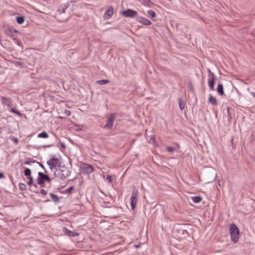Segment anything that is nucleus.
<instances>
[{
  "mask_svg": "<svg viewBox=\"0 0 255 255\" xmlns=\"http://www.w3.org/2000/svg\"><path fill=\"white\" fill-rule=\"evenodd\" d=\"M16 64H20V63H18V62H17Z\"/></svg>",
  "mask_w": 255,
  "mask_h": 255,
  "instance_id": "4d7b16f0",
  "label": "nucleus"
},
{
  "mask_svg": "<svg viewBox=\"0 0 255 255\" xmlns=\"http://www.w3.org/2000/svg\"><path fill=\"white\" fill-rule=\"evenodd\" d=\"M217 91L220 96H223L224 95V88L222 84H218Z\"/></svg>",
  "mask_w": 255,
  "mask_h": 255,
  "instance_id": "f8f14e48",
  "label": "nucleus"
},
{
  "mask_svg": "<svg viewBox=\"0 0 255 255\" xmlns=\"http://www.w3.org/2000/svg\"><path fill=\"white\" fill-rule=\"evenodd\" d=\"M121 14L126 17L133 18L137 15V12L131 9H127L123 11Z\"/></svg>",
  "mask_w": 255,
  "mask_h": 255,
  "instance_id": "20e7f679",
  "label": "nucleus"
},
{
  "mask_svg": "<svg viewBox=\"0 0 255 255\" xmlns=\"http://www.w3.org/2000/svg\"><path fill=\"white\" fill-rule=\"evenodd\" d=\"M33 185V186H34V187H35V188H37V184H33V185Z\"/></svg>",
  "mask_w": 255,
  "mask_h": 255,
  "instance_id": "09e8293b",
  "label": "nucleus"
},
{
  "mask_svg": "<svg viewBox=\"0 0 255 255\" xmlns=\"http://www.w3.org/2000/svg\"><path fill=\"white\" fill-rule=\"evenodd\" d=\"M63 232L64 233L69 237H76L78 236L79 235V234L76 232H74L73 231H71L69 230H68L66 228L64 227L63 228Z\"/></svg>",
  "mask_w": 255,
  "mask_h": 255,
  "instance_id": "9d476101",
  "label": "nucleus"
},
{
  "mask_svg": "<svg viewBox=\"0 0 255 255\" xmlns=\"http://www.w3.org/2000/svg\"><path fill=\"white\" fill-rule=\"evenodd\" d=\"M230 233L231 240L236 243L238 242L239 238V230L238 227L234 224H232L230 226Z\"/></svg>",
  "mask_w": 255,
  "mask_h": 255,
  "instance_id": "f03ea898",
  "label": "nucleus"
},
{
  "mask_svg": "<svg viewBox=\"0 0 255 255\" xmlns=\"http://www.w3.org/2000/svg\"><path fill=\"white\" fill-rule=\"evenodd\" d=\"M50 201V200H49V199H47V200L46 201V202H48V201Z\"/></svg>",
  "mask_w": 255,
  "mask_h": 255,
  "instance_id": "6e6d98bb",
  "label": "nucleus"
},
{
  "mask_svg": "<svg viewBox=\"0 0 255 255\" xmlns=\"http://www.w3.org/2000/svg\"><path fill=\"white\" fill-rule=\"evenodd\" d=\"M50 196L52 200L54 202H55L56 203L59 202V200H60L59 198L56 194H54L53 193H50Z\"/></svg>",
  "mask_w": 255,
  "mask_h": 255,
  "instance_id": "aec40b11",
  "label": "nucleus"
},
{
  "mask_svg": "<svg viewBox=\"0 0 255 255\" xmlns=\"http://www.w3.org/2000/svg\"><path fill=\"white\" fill-rule=\"evenodd\" d=\"M71 168V167H68L64 165H61L59 167L56 168L54 175L58 179L64 180L70 176Z\"/></svg>",
  "mask_w": 255,
  "mask_h": 255,
  "instance_id": "f257e3e1",
  "label": "nucleus"
},
{
  "mask_svg": "<svg viewBox=\"0 0 255 255\" xmlns=\"http://www.w3.org/2000/svg\"><path fill=\"white\" fill-rule=\"evenodd\" d=\"M116 115L117 114L115 113L110 114L109 115L107 120V123L104 127V128H107L110 130L112 129L113 127V123L116 119Z\"/></svg>",
  "mask_w": 255,
  "mask_h": 255,
  "instance_id": "7ed1b4c3",
  "label": "nucleus"
},
{
  "mask_svg": "<svg viewBox=\"0 0 255 255\" xmlns=\"http://www.w3.org/2000/svg\"><path fill=\"white\" fill-rule=\"evenodd\" d=\"M28 181L27 182V184L29 186H31L33 185V178L32 176L28 177Z\"/></svg>",
  "mask_w": 255,
  "mask_h": 255,
  "instance_id": "72a5a7b5",
  "label": "nucleus"
},
{
  "mask_svg": "<svg viewBox=\"0 0 255 255\" xmlns=\"http://www.w3.org/2000/svg\"><path fill=\"white\" fill-rule=\"evenodd\" d=\"M66 8L63 5H61L59 8L58 11L60 13H64L65 12Z\"/></svg>",
  "mask_w": 255,
  "mask_h": 255,
  "instance_id": "2f4dec72",
  "label": "nucleus"
},
{
  "mask_svg": "<svg viewBox=\"0 0 255 255\" xmlns=\"http://www.w3.org/2000/svg\"><path fill=\"white\" fill-rule=\"evenodd\" d=\"M51 181V179L49 177V176L46 174V178H45V181H47L48 182L50 183Z\"/></svg>",
  "mask_w": 255,
  "mask_h": 255,
  "instance_id": "58836bf2",
  "label": "nucleus"
},
{
  "mask_svg": "<svg viewBox=\"0 0 255 255\" xmlns=\"http://www.w3.org/2000/svg\"><path fill=\"white\" fill-rule=\"evenodd\" d=\"M1 101H2V102L3 104H7V106H9V101L8 100L7 98H5V97H2L1 98Z\"/></svg>",
  "mask_w": 255,
  "mask_h": 255,
  "instance_id": "7c9ffc66",
  "label": "nucleus"
},
{
  "mask_svg": "<svg viewBox=\"0 0 255 255\" xmlns=\"http://www.w3.org/2000/svg\"><path fill=\"white\" fill-rule=\"evenodd\" d=\"M71 2H75V1H74V0H72Z\"/></svg>",
  "mask_w": 255,
  "mask_h": 255,
  "instance_id": "864d4df0",
  "label": "nucleus"
},
{
  "mask_svg": "<svg viewBox=\"0 0 255 255\" xmlns=\"http://www.w3.org/2000/svg\"><path fill=\"white\" fill-rule=\"evenodd\" d=\"M11 140L15 144H17L19 142V140L17 138L15 137H12L11 138Z\"/></svg>",
  "mask_w": 255,
  "mask_h": 255,
  "instance_id": "f704fd0d",
  "label": "nucleus"
},
{
  "mask_svg": "<svg viewBox=\"0 0 255 255\" xmlns=\"http://www.w3.org/2000/svg\"><path fill=\"white\" fill-rule=\"evenodd\" d=\"M63 6L66 8V9H67L70 5V3L69 2H67L66 3H65L63 5Z\"/></svg>",
  "mask_w": 255,
  "mask_h": 255,
  "instance_id": "79ce46f5",
  "label": "nucleus"
},
{
  "mask_svg": "<svg viewBox=\"0 0 255 255\" xmlns=\"http://www.w3.org/2000/svg\"><path fill=\"white\" fill-rule=\"evenodd\" d=\"M18 187L19 190L22 191H25L27 189L26 185L22 183H20L18 185Z\"/></svg>",
  "mask_w": 255,
  "mask_h": 255,
  "instance_id": "bb28decb",
  "label": "nucleus"
},
{
  "mask_svg": "<svg viewBox=\"0 0 255 255\" xmlns=\"http://www.w3.org/2000/svg\"><path fill=\"white\" fill-rule=\"evenodd\" d=\"M17 33H18V31L11 27H8L5 30V34L12 38L13 40H16L15 34Z\"/></svg>",
  "mask_w": 255,
  "mask_h": 255,
  "instance_id": "39448f33",
  "label": "nucleus"
},
{
  "mask_svg": "<svg viewBox=\"0 0 255 255\" xmlns=\"http://www.w3.org/2000/svg\"><path fill=\"white\" fill-rule=\"evenodd\" d=\"M188 89L189 91L190 92L193 93L194 92V87L191 81L189 82L188 85Z\"/></svg>",
  "mask_w": 255,
  "mask_h": 255,
  "instance_id": "c85d7f7f",
  "label": "nucleus"
},
{
  "mask_svg": "<svg viewBox=\"0 0 255 255\" xmlns=\"http://www.w3.org/2000/svg\"><path fill=\"white\" fill-rule=\"evenodd\" d=\"M14 40L16 41V42L17 45H18L19 46L20 45L21 42L19 41H18L17 39H16V40Z\"/></svg>",
  "mask_w": 255,
  "mask_h": 255,
  "instance_id": "49530a36",
  "label": "nucleus"
},
{
  "mask_svg": "<svg viewBox=\"0 0 255 255\" xmlns=\"http://www.w3.org/2000/svg\"><path fill=\"white\" fill-rule=\"evenodd\" d=\"M211 79L209 78L208 82L211 90H213L214 89L215 80L216 78L214 73H211Z\"/></svg>",
  "mask_w": 255,
  "mask_h": 255,
  "instance_id": "1a4fd4ad",
  "label": "nucleus"
},
{
  "mask_svg": "<svg viewBox=\"0 0 255 255\" xmlns=\"http://www.w3.org/2000/svg\"><path fill=\"white\" fill-rule=\"evenodd\" d=\"M155 138L153 136V137H151L150 142L153 143L155 141Z\"/></svg>",
  "mask_w": 255,
  "mask_h": 255,
  "instance_id": "a18cd8bd",
  "label": "nucleus"
},
{
  "mask_svg": "<svg viewBox=\"0 0 255 255\" xmlns=\"http://www.w3.org/2000/svg\"><path fill=\"white\" fill-rule=\"evenodd\" d=\"M136 20L145 25H149L151 23L148 19L140 16L136 17Z\"/></svg>",
  "mask_w": 255,
  "mask_h": 255,
  "instance_id": "6e6552de",
  "label": "nucleus"
},
{
  "mask_svg": "<svg viewBox=\"0 0 255 255\" xmlns=\"http://www.w3.org/2000/svg\"><path fill=\"white\" fill-rule=\"evenodd\" d=\"M74 189V187L73 186H71L70 187H69L67 190H66V192H68V193H70L71 192V191Z\"/></svg>",
  "mask_w": 255,
  "mask_h": 255,
  "instance_id": "ea45409f",
  "label": "nucleus"
},
{
  "mask_svg": "<svg viewBox=\"0 0 255 255\" xmlns=\"http://www.w3.org/2000/svg\"><path fill=\"white\" fill-rule=\"evenodd\" d=\"M178 103L180 110L181 111H183L184 109L185 106V103L184 102V101L183 99L180 98L178 99Z\"/></svg>",
  "mask_w": 255,
  "mask_h": 255,
  "instance_id": "2eb2a0df",
  "label": "nucleus"
},
{
  "mask_svg": "<svg viewBox=\"0 0 255 255\" xmlns=\"http://www.w3.org/2000/svg\"><path fill=\"white\" fill-rule=\"evenodd\" d=\"M4 178V174L0 172V179H2V178Z\"/></svg>",
  "mask_w": 255,
  "mask_h": 255,
  "instance_id": "c03bdc74",
  "label": "nucleus"
},
{
  "mask_svg": "<svg viewBox=\"0 0 255 255\" xmlns=\"http://www.w3.org/2000/svg\"><path fill=\"white\" fill-rule=\"evenodd\" d=\"M48 134L46 131H43L42 132L39 133L37 135V137L40 138H46L48 137Z\"/></svg>",
  "mask_w": 255,
  "mask_h": 255,
  "instance_id": "4be33fe9",
  "label": "nucleus"
},
{
  "mask_svg": "<svg viewBox=\"0 0 255 255\" xmlns=\"http://www.w3.org/2000/svg\"><path fill=\"white\" fill-rule=\"evenodd\" d=\"M24 18L25 17L24 16L20 15L16 17V22L18 24H22L24 21Z\"/></svg>",
  "mask_w": 255,
  "mask_h": 255,
  "instance_id": "6ab92c4d",
  "label": "nucleus"
},
{
  "mask_svg": "<svg viewBox=\"0 0 255 255\" xmlns=\"http://www.w3.org/2000/svg\"><path fill=\"white\" fill-rule=\"evenodd\" d=\"M60 145H61L62 148H63L64 149L66 148V145H65V144L63 142H60Z\"/></svg>",
  "mask_w": 255,
  "mask_h": 255,
  "instance_id": "37998d69",
  "label": "nucleus"
},
{
  "mask_svg": "<svg viewBox=\"0 0 255 255\" xmlns=\"http://www.w3.org/2000/svg\"><path fill=\"white\" fill-rule=\"evenodd\" d=\"M40 193L44 195H45L47 194V191H46L44 189H41L40 190Z\"/></svg>",
  "mask_w": 255,
  "mask_h": 255,
  "instance_id": "4c0bfd02",
  "label": "nucleus"
},
{
  "mask_svg": "<svg viewBox=\"0 0 255 255\" xmlns=\"http://www.w3.org/2000/svg\"><path fill=\"white\" fill-rule=\"evenodd\" d=\"M24 174L28 177H31V171L29 168H25L24 171Z\"/></svg>",
  "mask_w": 255,
  "mask_h": 255,
  "instance_id": "393cba45",
  "label": "nucleus"
},
{
  "mask_svg": "<svg viewBox=\"0 0 255 255\" xmlns=\"http://www.w3.org/2000/svg\"><path fill=\"white\" fill-rule=\"evenodd\" d=\"M138 194V191L137 189L136 188L135 186H133L132 188V193L130 198L133 199H137Z\"/></svg>",
  "mask_w": 255,
  "mask_h": 255,
  "instance_id": "ddd939ff",
  "label": "nucleus"
},
{
  "mask_svg": "<svg viewBox=\"0 0 255 255\" xmlns=\"http://www.w3.org/2000/svg\"><path fill=\"white\" fill-rule=\"evenodd\" d=\"M175 148L174 147L171 146H167L166 147V150L170 153H173L175 151Z\"/></svg>",
  "mask_w": 255,
  "mask_h": 255,
  "instance_id": "473e14b6",
  "label": "nucleus"
},
{
  "mask_svg": "<svg viewBox=\"0 0 255 255\" xmlns=\"http://www.w3.org/2000/svg\"><path fill=\"white\" fill-rule=\"evenodd\" d=\"M229 109H230V108H228L227 110H228V113H229Z\"/></svg>",
  "mask_w": 255,
  "mask_h": 255,
  "instance_id": "603ef678",
  "label": "nucleus"
},
{
  "mask_svg": "<svg viewBox=\"0 0 255 255\" xmlns=\"http://www.w3.org/2000/svg\"><path fill=\"white\" fill-rule=\"evenodd\" d=\"M253 95H254V96H255V93H253Z\"/></svg>",
  "mask_w": 255,
  "mask_h": 255,
  "instance_id": "5fc2aeb1",
  "label": "nucleus"
},
{
  "mask_svg": "<svg viewBox=\"0 0 255 255\" xmlns=\"http://www.w3.org/2000/svg\"><path fill=\"white\" fill-rule=\"evenodd\" d=\"M47 164L49 165V168L51 170H53L54 169L56 170V168H57L55 165V164L52 162L50 159L47 161Z\"/></svg>",
  "mask_w": 255,
  "mask_h": 255,
  "instance_id": "f3484780",
  "label": "nucleus"
},
{
  "mask_svg": "<svg viewBox=\"0 0 255 255\" xmlns=\"http://www.w3.org/2000/svg\"><path fill=\"white\" fill-rule=\"evenodd\" d=\"M208 72L210 73V74L211 75V73H213L211 71L210 69H209L208 70Z\"/></svg>",
  "mask_w": 255,
  "mask_h": 255,
  "instance_id": "de8ad7c7",
  "label": "nucleus"
},
{
  "mask_svg": "<svg viewBox=\"0 0 255 255\" xmlns=\"http://www.w3.org/2000/svg\"><path fill=\"white\" fill-rule=\"evenodd\" d=\"M46 173L39 172L38 173V176L37 179V184L40 185L41 187L44 186L45 182Z\"/></svg>",
  "mask_w": 255,
  "mask_h": 255,
  "instance_id": "0eeeda50",
  "label": "nucleus"
},
{
  "mask_svg": "<svg viewBox=\"0 0 255 255\" xmlns=\"http://www.w3.org/2000/svg\"><path fill=\"white\" fill-rule=\"evenodd\" d=\"M50 160L52 161V162L55 164V165L59 167L60 165H61V162L60 161V159L58 158L55 157V156L52 157L50 158Z\"/></svg>",
  "mask_w": 255,
  "mask_h": 255,
  "instance_id": "4468645a",
  "label": "nucleus"
},
{
  "mask_svg": "<svg viewBox=\"0 0 255 255\" xmlns=\"http://www.w3.org/2000/svg\"><path fill=\"white\" fill-rule=\"evenodd\" d=\"M81 169L83 173L86 174L91 173L94 170V168L92 165L86 163H84L82 165Z\"/></svg>",
  "mask_w": 255,
  "mask_h": 255,
  "instance_id": "423d86ee",
  "label": "nucleus"
},
{
  "mask_svg": "<svg viewBox=\"0 0 255 255\" xmlns=\"http://www.w3.org/2000/svg\"><path fill=\"white\" fill-rule=\"evenodd\" d=\"M114 14V8L113 7H110L105 12L104 17L106 19H109Z\"/></svg>",
  "mask_w": 255,
  "mask_h": 255,
  "instance_id": "9b49d317",
  "label": "nucleus"
},
{
  "mask_svg": "<svg viewBox=\"0 0 255 255\" xmlns=\"http://www.w3.org/2000/svg\"><path fill=\"white\" fill-rule=\"evenodd\" d=\"M148 16L151 18H154L156 16L155 12L151 9L147 11Z\"/></svg>",
  "mask_w": 255,
  "mask_h": 255,
  "instance_id": "a878e982",
  "label": "nucleus"
},
{
  "mask_svg": "<svg viewBox=\"0 0 255 255\" xmlns=\"http://www.w3.org/2000/svg\"><path fill=\"white\" fill-rule=\"evenodd\" d=\"M142 4L149 6L151 3L150 0H138Z\"/></svg>",
  "mask_w": 255,
  "mask_h": 255,
  "instance_id": "cd10ccee",
  "label": "nucleus"
},
{
  "mask_svg": "<svg viewBox=\"0 0 255 255\" xmlns=\"http://www.w3.org/2000/svg\"><path fill=\"white\" fill-rule=\"evenodd\" d=\"M192 201L195 203H198L200 202L202 199V197L200 196H194L192 198Z\"/></svg>",
  "mask_w": 255,
  "mask_h": 255,
  "instance_id": "412c9836",
  "label": "nucleus"
},
{
  "mask_svg": "<svg viewBox=\"0 0 255 255\" xmlns=\"http://www.w3.org/2000/svg\"><path fill=\"white\" fill-rule=\"evenodd\" d=\"M106 180L109 182H111L112 181V177L110 175H108L106 177Z\"/></svg>",
  "mask_w": 255,
  "mask_h": 255,
  "instance_id": "e433bc0d",
  "label": "nucleus"
},
{
  "mask_svg": "<svg viewBox=\"0 0 255 255\" xmlns=\"http://www.w3.org/2000/svg\"><path fill=\"white\" fill-rule=\"evenodd\" d=\"M37 165H38L40 167H41L44 170V173H47L46 170L45 169L44 166H43V165L42 163L38 162V163Z\"/></svg>",
  "mask_w": 255,
  "mask_h": 255,
  "instance_id": "c9c22d12",
  "label": "nucleus"
},
{
  "mask_svg": "<svg viewBox=\"0 0 255 255\" xmlns=\"http://www.w3.org/2000/svg\"><path fill=\"white\" fill-rule=\"evenodd\" d=\"M38 162L35 160H26L24 161V164L27 165H32V164H38Z\"/></svg>",
  "mask_w": 255,
  "mask_h": 255,
  "instance_id": "b1692460",
  "label": "nucleus"
},
{
  "mask_svg": "<svg viewBox=\"0 0 255 255\" xmlns=\"http://www.w3.org/2000/svg\"><path fill=\"white\" fill-rule=\"evenodd\" d=\"M34 192L37 194H38L39 193L38 191H34Z\"/></svg>",
  "mask_w": 255,
  "mask_h": 255,
  "instance_id": "8fccbe9b",
  "label": "nucleus"
},
{
  "mask_svg": "<svg viewBox=\"0 0 255 255\" xmlns=\"http://www.w3.org/2000/svg\"><path fill=\"white\" fill-rule=\"evenodd\" d=\"M209 102L210 103L213 105H217V101L216 98L214 97L211 95H210L209 98Z\"/></svg>",
  "mask_w": 255,
  "mask_h": 255,
  "instance_id": "dca6fc26",
  "label": "nucleus"
},
{
  "mask_svg": "<svg viewBox=\"0 0 255 255\" xmlns=\"http://www.w3.org/2000/svg\"><path fill=\"white\" fill-rule=\"evenodd\" d=\"M109 83V80H106V79L98 80L96 81V83L99 85H106Z\"/></svg>",
  "mask_w": 255,
  "mask_h": 255,
  "instance_id": "5701e85b",
  "label": "nucleus"
},
{
  "mask_svg": "<svg viewBox=\"0 0 255 255\" xmlns=\"http://www.w3.org/2000/svg\"><path fill=\"white\" fill-rule=\"evenodd\" d=\"M130 199L131 209L132 211H133L135 209L137 200V199H133L131 198Z\"/></svg>",
  "mask_w": 255,
  "mask_h": 255,
  "instance_id": "a211bd4d",
  "label": "nucleus"
},
{
  "mask_svg": "<svg viewBox=\"0 0 255 255\" xmlns=\"http://www.w3.org/2000/svg\"><path fill=\"white\" fill-rule=\"evenodd\" d=\"M132 67H133V68H135V65H132Z\"/></svg>",
  "mask_w": 255,
  "mask_h": 255,
  "instance_id": "3c124183",
  "label": "nucleus"
},
{
  "mask_svg": "<svg viewBox=\"0 0 255 255\" xmlns=\"http://www.w3.org/2000/svg\"><path fill=\"white\" fill-rule=\"evenodd\" d=\"M65 113L67 116H69L71 114V112L69 110H65Z\"/></svg>",
  "mask_w": 255,
  "mask_h": 255,
  "instance_id": "a19ab883",
  "label": "nucleus"
},
{
  "mask_svg": "<svg viewBox=\"0 0 255 255\" xmlns=\"http://www.w3.org/2000/svg\"><path fill=\"white\" fill-rule=\"evenodd\" d=\"M10 112L13 113H14V114H16L19 117H21L22 116V115L20 113V112L19 111H18V110H17L16 109H14V108L11 109L10 110Z\"/></svg>",
  "mask_w": 255,
  "mask_h": 255,
  "instance_id": "c756f323",
  "label": "nucleus"
}]
</instances>
